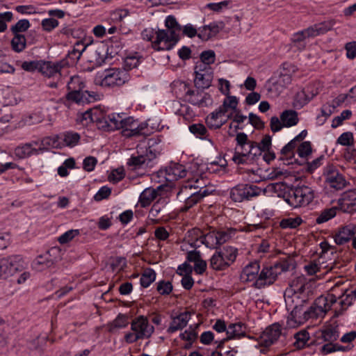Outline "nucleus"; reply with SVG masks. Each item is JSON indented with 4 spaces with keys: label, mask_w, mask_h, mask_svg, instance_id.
Returning a JSON list of instances; mask_svg holds the SVG:
<instances>
[{
    "label": "nucleus",
    "mask_w": 356,
    "mask_h": 356,
    "mask_svg": "<svg viewBox=\"0 0 356 356\" xmlns=\"http://www.w3.org/2000/svg\"><path fill=\"white\" fill-rule=\"evenodd\" d=\"M86 83L83 78L79 76H73L67 83V90L69 91L85 90Z\"/></svg>",
    "instance_id": "obj_45"
},
{
    "label": "nucleus",
    "mask_w": 356,
    "mask_h": 356,
    "mask_svg": "<svg viewBox=\"0 0 356 356\" xmlns=\"http://www.w3.org/2000/svg\"><path fill=\"white\" fill-rule=\"evenodd\" d=\"M309 30H310L309 27H308L307 29H305L304 30H302L300 31L295 33L293 35L292 38H291L292 42H295V43L296 42H300L305 40L307 38H314L312 35V33H311Z\"/></svg>",
    "instance_id": "obj_60"
},
{
    "label": "nucleus",
    "mask_w": 356,
    "mask_h": 356,
    "mask_svg": "<svg viewBox=\"0 0 356 356\" xmlns=\"http://www.w3.org/2000/svg\"><path fill=\"white\" fill-rule=\"evenodd\" d=\"M80 232L79 229L68 230L58 237V241L60 244H65L71 241L75 236H78Z\"/></svg>",
    "instance_id": "obj_59"
},
{
    "label": "nucleus",
    "mask_w": 356,
    "mask_h": 356,
    "mask_svg": "<svg viewBox=\"0 0 356 356\" xmlns=\"http://www.w3.org/2000/svg\"><path fill=\"white\" fill-rule=\"evenodd\" d=\"M124 114L111 113L98 120V126L100 129L111 131L120 129Z\"/></svg>",
    "instance_id": "obj_18"
},
{
    "label": "nucleus",
    "mask_w": 356,
    "mask_h": 356,
    "mask_svg": "<svg viewBox=\"0 0 356 356\" xmlns=\"http://www.w3.org/2000/svg\"><path fill=\"white\" fill-rule=\"evenodd\" d=\"M307 302L297 303L294 302V305L291 307H286L289 310L291 309L293 312H296V316L304 318L302 323H305L308 321V314L307 309H305V305Z\"/></svg>",
    "instance_id": "obj_54"
},
{
    "label": "nucleus",
    "mask_w": 356,
    "mask_h": 356,
    "mask_svg": "<svg viewBox=\"0 0 356 356\" xmlns=\"http://www.w3.org/2000/svg\"><path fill=\"white\" fill-rule=\"evenodd\" d=\"M205 184L202 178H195L193 183L187 184L177 193V198L185 199L184 204L181 208V211H187L204 197L208 195L207 190L204 188Z\"/></svg>",
    "instance_id": "obj_2"
},
{
    "label": "nucleus",
    "mask_w": 356,
    "mask_h": 356,
    "mask_svg": "<svg viewBox=\"0 0 356 356\" xmlns=\"http://www.w3.org/2000/svg\"><path fill=\"white\" fill-rule=\"evenodd\" d=\"M110 264L113 270H120L126 266L127 261L123 257H115L111 259Z\"/></svg>",
    "instance_id": "obj_61"
},
{
    "label": "nucleus",
    "mask_w": 356,
    "mask_h": 356,
    "mask_svg": "<svg viewBox=\"0 0 356 356\" xmlns=\"http://www.w3.org/2000/svg\"><path fill=\"white\" fill-rule=\"evenodd\" d=\"M356 234V227L348 225L339 229L335 234L334 238L337 245H343L348 243Z\"/></svg>",
    "instance_id": "obj_26"
},
{
    "label": "nucleus",
    "mask_w": 356,
    "mask_h": 356,
    "mask_svg": "<svg viewBox=\"0 0 356 356\" xmlns=\"http://www.w3.org/2000/svg\"><path fill=\"white\" fill-rule=\"evenodd\" d=\"M31 26L28 19H23L19 20L15 24L10 27V31L13 34H22V33L27 31Z\"/></svg>",
    "instance_id": "obj_53"
},
{
    "label": "nucleus",
    "mask_w": 356,
    "mask_h": 356,
    "mask_svg": "<svg viewBox=\"0 0 356 356\" xmlns=\"http://www.w3.org/2000/svg\"><path fill=\"white\" fill-rule=\"evenodd\" d=\"M246 327L243 323H238L230 324L228 327L227 333L232 337L241 338L245 335Z\"/></svg>",
    "instance_id": "obj_47"
},
{
    "label": "nucleus",
    "mask_w": 356,
    "mask_h": 356,
    "mask_svg": "<svg viewBox=\"0 0 356 356\" xmlns=\"http://www.w3.org/2000/svg\"><path fill=\"white\" fill-rule=\"evenodd\" d=\"M165 26L166 27L165 31H168L170 33L172 31L179 36V33L181 30V26L177 22L176 18L172 15H168L165 20Z\"/></svg>",
    "instance_id": "obj_46"
},
{
    "label": "nucleus",
    "mask_w": 356,
    "mask_h": 356,
    "mask_svg": "<svg viewBox=\"0 0 356 356\" xmlns=\"http://www.w3.org/2000/svg\"><path fill=\"white\" fill-rule=\"evenodd\" d=\"M234 234V229L216 231V234L220 245L226 243Z\"/></svg>",
    "instance_id": "obj_63"
},
{
    "label": "nucleus",
    "mask_w": 356,
    "mask_h": 356,
    "mask_svg": "<svg viewBox=\"0 0 356 356\" xmlns=\"http://www.w3.org/2000/svg\"><path fill=\"white\" fill-rule=\"evenodd\" d=\"M339 298L340 309L334 310V317H338L341 315L350 306H351L356 299V289L348 291L347 289L343 290V292L337 299Z\"/></svg>",
    "instance_id": "obj_20"
},
{
    "label": "nucleus",
    "mask_w": 356,
    "mask_h": 356,
    "mask_svg": "<svg viewBox=\"0 0 356 356\" xmlns=\"http://www.w3.org/2000/svg\"><path fill=\"white\" fill-rule=\"evenodd\" d=\"M238 254L236 248L225 246L216 250L210 259V266L215 270H222L229 267L236 260Z\"/></svg>",
    "instance_id": "obj_8"
},
{
    "label": "nucleus",
    "mask_w": 356,
    "mask_h": 356,
    "mask_svg": "<svg viewBox=\"0 0 356 356\" xmlns=\"http://www.w3.org/2000/svg\"><path fill=\"white\" fill-rule=\"evenodd\" d=\"M131 330L124 334L127 343H134L140 339H149L154 332V327L149 322L147 317L140 315L131 322Z\"/></svg>",
    "instance_id": "obj_3"
},
{
    "label": "nucleus",
    "mask_w": 356,
    "mask_h": 356,
    "mask_svg": "<svg viewBox=\"0 0 356 356\" xmlns=\"http://www.w3.org/2000/svg\"><path fill=\"white\" fill-rule=\"evenodd\" d=\"M341 209L346 213L356 211V191H350L344 194L340 200Z\"/></svg>",
    "instance_id": "obj_27"
},
{
    "label": "nucleus",
    "mask_w": 356,
    "mask_h": 356,
    "mask_svg": "<svg viewBox=\"0 0 356 356\" xmlns=\"http://www.w3.org/2000/svg\"><path fill=\"white\" fill-rule=\"evenodd\" d=\"M259 270L260 266L258 261H254L250 262L243 269V271L241 274V280L245 282H256V280H257L259 275Z\"/></svg>",
    "instance_id": "obj_25"
},
{
    "label": "nucleus",
    "mask_w": 356,
    "mask_h": 356,
    "mask_svg": "<svg viewBox=\"0 0 356 356\" xmlns=\"http://www.w3.org/2000/svg\"><path fill=\"white\" fill-rule=\"evenodd\" d=\"M156 279V273L154 270L148 268L142 274L140 282L143 287H148Z\"/></svg>",
    "instance_id": "obj_49"
},
{
    "label": "nucleus",
    "mask_w": 356,
    "mask_h": 356,
    "mask_svg": "<svg viewBox=\"0 0 356 356\" xmlns=\"http://www.w3.org/2000/svg\"><path fill=\"white\" fill-rule=\"evenodd\" d=\"M158 196V190L153 188H145L140 195L138 203L141 207H148Z\"/></svg>",
    "instance_id": "obj_31"
},
{
    "label": "nucleus",
    "mask_w": 356,
    "mask_h": 356,
    "mask_svg": "<svg viewBox=\"0 0 356 356\" xmlns=\"http://www.w3.org/2000/svg\"><path fill=\"white\" fill-rule=\"evenodd\" d=\"M40 60L24 61L21 64V68L29 72H33L35 70L40 71Z\"/></svg>",
    "instance_id": "obj_62"
},
{
    "label": "nucleus",
    "mask_w": 356,
    "mask_h": 356,
    "mask_svg": "<svg viewBox=\"0 0 356 356\" xmlns=\"http://www.w3.org/2000/svg\"><path fill=\"white\" fill-rule=\"evenodd\" d=\"M314 198V190L305 185L291 188L284 195L285 202L293 208L306 207L309 205Z\"/></svg>",
    "instance_id": "obj_4"
},
{
    "label": "nucleus",
    "mask_w": 356,
    "mask_h": 356,
    "mask_svg": "<svg viewBox=\"0 0 356 356\" xmlns=\"http://www.w3.org/2000/svg\"><path fill=\"white\" fill-rule=\"evenodd\" d=\"M219 31L218 25L216 23H212L200 29L197 36L202 40L207 41L218 33Z\"/></svg>",
    "instance_id": "obj_33"
},
{
    "label": "nucleus",
    "mask_w": 356,
    "mask_h": 356,
    "mask_svg": "<svg viewBox=\"0 0 356 356\" xmlns=\"http://www.w3.org/2000/svg\"><path fill=\"white\" fill-rule=\"evenodd\" d=\"M143 40L151 42L152 48L157 51L171 50L179 40V36L173 31L146 28L141 32Z\"/></svg>",
    "instance_id": "obj_1"
},
{
    "label": "nucleus",
    "mask_w": 356,
    "mask_h": 356,
    "mask_svg": "<svg viewBox=\"0 0 356 356\" xmlns=\"http://www.w3.org/2000/svg\"><path fill=\"white\" fill-rule=\"evenodd\" d=\"M232 117V113L227 114V113L219 106L207 116L205 122L210 129L216 130L221 128Z\"/></svg>",
    "instance_id": "obj_16"
},
{
    "label": "nucleus",
    "mask_w": 356,
    "mask_h": 356,
    "mask_svg": "<svg viewBox=\"0 0 356 356\" xmlns=\"http://www.w3.org/2000/svg\"><path fill=\"white\" fill-rule=\"evenodd\" d=\"M213 75L209 74H202L195 75L194 83L197 88L206 89L208 88L211 83Z\"/></svg>",
    "instance_id": "obj_42"
},
{
    "label": "nucleus",
    "mask_w": 356,
    "mask_h": 356,
    "mask_svg": "<svg viewBox=\"0 0 356 356\" xmlns=\"http://www.w3.org/2000/svg\"><path fill=\"white\" fill-rule=\"evenodd\" d=\"M245 154L249 156L250 160L254 159L258 156H261L264 150L259 146L258 143L251 142L248 143V147L245 149Z\"/></svg>",
    "instance_id": "obj_52"
},
{
    "label": "nucleus",
    "mask_w": 356,
    "mask_h": 356,
    "mask_svg": "<svg viewBox=\"0 0 356 356\" xmlns=\"http://www.w3.org/2000/svg\"><path fill=\"white\" fill-rule=\"evenodd\" d=\"M147 126L145 123L139 122L133 117H125L124 115L122 122V134L125 137H132L147 134Z\"/></svg>",
    "instance_id": "obj_14"
},
{
    "label": "nucleus",
    "mask_w": 356,
    "mask_h": 356,
    "mask_svg": "<svg viewBox=\"0 0 356 356\" xmlns=\"http://www.w3.org/2000/svg\"><path fill=\"white\" fill-rule=\"evenodd\" d=\"M262 189L255 185L241 184L233 187L230 191V198L235 202H241L257 197Z\"/></svg>",
    "instance_id": "obj_13"
},
{
    "label": "nucleus",
    "mask_w": 356,
    "mask_h": 356,
    "mask_svg": "<svg viewBox=\"0 0 356 356\" xmlns=\"http://www.w3.org/2000/svg\"><path fill=\"white\" fill-rule=\"evenodd\" d=\"M335 24L334 19L325 21L321 23L315 24L313 26H309V31L312 35L314 38L320 35L326 33L330 31Z\"/></svg>",
    "instance_id": "obj_29"
},
{
    "label": "nucleus",
    "mask_w": 356,
    "mask_h": 356,
    "mask_svg": "<svg viewBox=\"0 0 356 356\" xmlns=\"http://www.w3.org/2000/svg\"><path fill=\"white\" fill-rule=\"evenodd\" d=\"M159 176L165 178L167 181L172 182L179 179L186 178L188 184L193 183L199 175H193L186 167L179 163H172L159 171Z\"/></svg>",
    "instance_id": "obj_9"
},
{
    "label": "nucleus",
    "mask_w": 356,
    "mask_h": 356,
    "mask_svg": "<svg viewBox=\"0 0 356 356\" xmlns=\"http://www.w3.org/2000/svg\"><path fill=\"white\" fill-rule=\"evenodd\" d=\"M149 154H141L138 156H131L127 161V165L131 168V170H136L145 168L149 165L152 159L155 158V154L149 150Z\"/></svg>",
    "instance_id": "obj_24"
},
{
    "label": "nucleus",
    "mask_w": 356,
    "mask_h": 356,
    "mask_svg": "<svg viewBox=\"0 0 356 356\" xmlns=\"http://www.w3.org/2000/svg\"><path fill=\"white\" fill-rule=\"evenodd\" d=\"M10 47L13 51L20 53L26 48V39L24 34H13Z\"/></svg>",
    "instance_id": "obj_37"
},
{
    "label": "nucleus",
    "mask_w": 356,
    "mask_h": 356,
    "mask_svg": "<svg viewBox=\"0 0 356 356\" xmlns=\"http://www.w3.org/2000/svg\"><path fill=\"white\" fill-rule=\"evenodd\" d=\"M92 42V40L90 37L88 39L84 38L83 40L77 41L75 43L74 48L75 49V50L76 51H78L77 60H79L80 58V57L82 55L83 52H84L86 51L87 47L90 44H91Z\"/></svg>",
    "instance_id": "obj_58"
},
{
    "label": "nucleus",
    "mask_w": 356,
    "mask_h": 356,
    "mask_svg": "<svg viewBox=\"0 0 356 356\" xmlns=\"http://www.w3.org/2000/svg\"><path fill=\"white\" fill-rule=\"evenodd\" d=\"M302 222L300 217L286 218L280 222V226L282 229H295L298 227Z\"/></svg>",
    "instance_id": "obj_51"
},
{
    "label": "nucleus",
    "mask_w": 356,
    "mask_h": 356,
    "mask_svg": "<svg viewBox=\"0 0 356 356\" xmlns=\"http://www.w3.org/2000/svg\"><path fill=\"white\" fill-rule=\"evenodd\" d=\"M188 129L197 138H203L207 134V129L202 124H193L189 126Z\"/></svg>",
    "instance_id": "obj_56"
},
{
    "label": "nucleus",
    "mask_w": 356,
    "mask_h": 356,
    "mask_svg": "<svg viewBox=\"0 0 356 356\" xmlns=\"http://www.w3.org/2000/svg\"><path fill=\"white\" fill-rule=\"evenodd\" d=\"M290 264L287 261H281L270 266H266L259 273L256 282L253 285L257 289H262L273 284L279 275L289 270Z\"/></svg>",
    "instance_id": "obj_6"
},
{
    "label": "nucleus",
    "mask_w": 356,
    "mask_h": 356,
    "mask_svg": "<svg viewBox=\"0 0 356 356\" xmlns=\"http://www.w3.org/2000/svg\"><path fill=\"white\" fill-rule=\"evenodd\" d=\"M92 54L90 62H94L96 64H102L105 59V48L104 45L99 44L95 47L90 49Z\"/></svg>",
    "instance_id": "obj_40"
},
{
    "label": "nucleus",
    "mask_w": 356,
    "mask_h": 356,
    "mask_svg": "<svg viewBox=\"0 0 356 356\" xmlns=\"http://www.w3.org/2000/svg\"><path fill=\"white\" fill-rule=\"evenodd\" d=\"M319 338L325 342H334L337 341L339 337V333L337 327L332 325L325 326L319 331Z\"/></svg>",
    "instance_id": "obj_30"
},
{
    "label": "nucleus",
    "mask_w": 356,
    "mask_h": 356,
    "mask_svg": "<svg viewBox=\"0 0 356 356\" xmlns=\"http://www.w3.org/2000/svg\"><path fill=\"white\" fill-rule=\"evenodd\" d=\"M87 90L69 91L67 94V99L76 104H83L87 101Z\"/></svg>",
    "instance_id": "obj_43"
},
{
    "label": "nucleus",
    "mask_w": 356,
    "mask_h": 356,
    "mask_svg": "<svg viewBox=\"0 0 356 356\" xmlns=\"http://www.w3.org/2000/svg\"><path fill=\"white\" fill-rule=\"evenodd\" d=\"M238 99L236 96L227 95V97L223 100L222 105L220 107L224 110L227 113L229 110L232 113L236 111L238 109Z\"/></svg>",
    "instance_id": "obj_41"
},
{
    "label": "nucleus",
    "mask_w": 356,
    "mask_h": 356,
    "mask_svg": "<svg viewBox=\"0 0 356 356\" xmlns=\"http://www.w3.org/2000/svg\"><path fill=\"white\" fill-rule=\"evenodd\" d=\"M156 291L161 296L169 295L173 289L172 284L170 281L161 280L156 283Z\"/></svg>",
    "instance_id": "obj_55"
},
{
    "label": "nucleus",
    "mask_w": 356,
    "mask_h": 356,
    "mask_svg": "<svg viewBox=\"0 0 356 356\" xmlns=\"http://www.w3.org/2000/svg\"><path fill=\"white\" fill-rule=\"evenodd\" d=\"M58 138L63 142L64 145L72 147L78 144L80 135L76 132L66 131L60 134Z\"/></svg>",
    "instance_id": "obj_36"
},
{
    "label": "nucleus",
    "mask_w": 356,
    "mask_h": 356,
    "mask_svg": "<svg viewBox=\"0 0 356 356\" xmlns=\"http://www.w3.org/2000/svg\"><path fill=\"white\" fill-rule=\"evenodd\" d=\"M303 320H304V318H300V316H296V312H293L291 310L290 314L287 317L286 326L289 328H296L304 323H302Z\"/></svg>",
    "instance_id": "obj_57"
},
{
    "label": "nucleus",
    "mask_w": 356,
    "mask_h": 356,
    "mask_svg": "<svg viewBox=\"0 0 356 356\" xmlns=\"http://www.w3.org/2000/svg\"><path fill=\"white\" fill-rule=\"evenodd\" d=\"M191 316V313L188 312H181L176 316H171V321L167 329V332L172 334L184 329L187 325Z\"/></svg>",
    "instance_id": "obj_21"
},
{
    "label": "nucleus",
    "mask_w": 356,
    "mask_h": 356,
    "mask_svg": "<svg viewBox=\"0 0 356 356\" xmlns=\"http://www.w3.org/2000/svg\"><path fill=\"white\" fill-rule=\"evenodd\" d=\"M128 324L129 321L127 316L120 314L113 321L108 323L107 328L108 332L114 333L120 329L126 327Z\"/></svg>",
    "instance_id": "obj_34"
},
{
    "label": "nucleus",
    "mask_w": 356,
    "mask_h": 356,
    "mask_svg": "<svg viewBox=\"0 0 356 356\" xmlns=\"http://www.w3.org/2000/svg\"><path fill=\"white\" fill-rule=\"evenodd\" d=\"M67 65V62L65 60L58 62L41 60L39 72L45 76L53 77L60 74L61 70Z\"/></svg>",
    "instance_id": "obj_19"
},
{
    "label": "nucleus",
    "mask_w": 356,
    "mask_h": 356,
    "mask_svg": "<svg viewBox=\"0 0 356 356\" xmlns=\"http://www.w3.org/2000/svg\"><path fill=\"white\" fill-rule=\"evenodd\" d=\"M323 176L326 187L334 191L343 190L348 184L343 175L332 165H328L324 168Z\"/></svg>",
    "instance_id": "obj_12"
},
{
    "label": "nucleus",
    "mask_w": 356,
    "mask_h": 356,
    "mask_svg": "<svg viewBox=\"0 0 356 356\" xmlns=\"http://www.w3.org/2000/svg\"><path fill=\"white\" fill-rule=\"evenodd\" d=\"M22 257L12 255L0 259V280H6L13 275L22 267Z\"/></svg>",
    "instance_id": "obj_15"
},
{
    "label": "nucleus",
    "mask_w": 356,
    "mask_h": 356,
    "mask_svg": "<svg viewBox=\"0 0 356 356\" xmlns=\"http://www.w3.org/2000/svg\"><path fill=\"white\" fill-rule=\"evenodd\" d=\"M294 347L297 349H302L307 345L310 336L306 330H302L294 334Z\"/></svg>",
    "instance_id": "obj_38"
},
{
    "label": "nucleus",
    "mask_w": 356,
    "mask_h": 356,
    "mask_svg": "<svg viewBox=\"0 0 356 356\" xmlns=\"http://www.w3.org/2000/svg\"><path fill=\"white\" fill-rule=\"evenodd\" d=\"M100 78L102 86H120L129 81V74L124 69L112 68L106 70Z\"/></svg>",
    "instance_id": "obj_11"
},
{
    "label": "nucleus",
    "mask_w": 356,
    "mask_h": 356,
    "mask_svg": "<svg viewBox=\"0 0 356 356\" xmlns=\"http://www.w3.org/2000/svg\"><path fill=\"white\" fill-rule=\"evenodd\" d=\"M204 234L198 228H193L187 232L181 249L184 250L186 245H189L191 248H197L203 245Z\"/></svg>",
    "instance_id": "obj_23"
},
{
    "label": "nucleus",
    "mask_w": 356,
    "mask_h": 356,
    "mask_svg": "<svg viewBox=\"0 0 356 356\" xmlns=\"http://www.w3.org/2000/svg\"><path fill=\"white\" fill-rule=\"evenodd\" d=\"M231 3V0H224L218 3H207L205 8L215 13H221L228 9Z\"/></svg>",
    "instance_id": "obj_50"
},
{
    "label": "nucleus",
    "mask_w": 356,
    "mask_h": 356,
    "mask_svg": "<svg viewBox=\"0 0 356 356\" xmlns=\"http://www.w3.org/2000/svg\"><path fill=\"white\" fill-rule=\"evenodd\" d=\"M172 106L175 113L182 116L186 120H190L195 116V113L188 105L182 104L179 102H174Z\"/></svg>",
    "instance_id": "obj_32"
},
{
    "label": "nucleus",
    "mask_w": 356,
    "mask_h": 356,
    "mask_svg": "<svg viewBox=\"0 0 356 356\" xmlns=\"http://www.w3.org/2000/svg\"><path fill=\"white\" fill-rule=\"evenodd\" d=\"M282 334L281 326L279 323H274L268 326L261 335V343L266 347L273 344L280 338Z\"/></svg>",
    "instance_id": "obj_22"
},
{
    "label": "nucleus",
    "mask_w": 356,
    "mask_h": 356,
    "mask_svg": "<svg viewBox=\"0 0 356 356\" xmlns=\"http://www.w3.org/2000/svg\"><path fill=\"white\" fill-rule=\"evenodd\" d=\"M318 89L308 85L303 89L297 92L294 96L293 106L296 108H301L308 104L317 94Z\"/></svg>",
    "instance_id": "obj_17"
},
{
    "label": "nucleus",
    "mask_w": 356,
    "mask_h": 356,
    "mask_svg": "<svg viewBox=\"0 0 356 356\" xmlns=\"http://www.w3.org/2000/svg\"><path fill=\"white\" fill-rule=\"evenodd\" d=\"M285 89V88L280 84V82L276 79H271L267 84L268 92L273 97H278Z\"/></svg>",
    "instance_id": "obj_44"
},
{
    "label": "nucleus",
    "mask_w": 356,
    "mask_h": 356,
    "mask_svg": "<svg viewBox=\"0 0 356 356\" xmlns=\"http://www.w3.org/2000/svg\"><path fill=\"white\" fill-rule=\"evenodd\" d=\"M307 279L303 275L293 278L284 292V300L286 307H291L294 302H307L305 286Z\"/></svg>",
    "instance_id": "obj_5"
},
{
    "label": "nucleus",
    "mask_w": 356,
    "mask_h": 356,
    "mask_svg": "<svg viewBox=\"0 0 356 356\" xmlns=\"http://www.w3.org/2000/svg\"><path fill=\"white\" fill-rule=\"evenodd\" d=\"M203 244L211 249L216 248L220 245L216 230L209 232L207 234H204Z\"/></svg>",
    "instance_id": "obj_48"
},
{
    "label": "nucleus",
    "mask_w": 356,
    "mask_h": 356,
    "mask_svg": "<svg viewBox=\"0 0 356 356\" xmlns=\"http://www.w3.org/2000/svg\"><path fill=\"white\" fill-rule=\"evenodd\" d=\"M58 24V21L52 17L44 19L41 22V26L43 30L47 32H50L56 28Z\"/></svg>",
    "instance_id": "obj_64"
},
{
    "label": "nucleus",
    "mask_w": 356,
    "mask_h": 356,
    "mask_svg": "<svg viewBox=\"0 0 356 356\" xmlns=\"http://www.w3.org/2000/svg\"><path fill=\"white\" fill-rule=\"evenodd\" d=\"M178 87L179 92L176 91V93L185 102L199 107L208 106L212 103L209 94L191 89L186 82L179 83Z\"/></svg>",
    "instance_id": "obj_7"
},
{
    "label": "nucleus",
    "mask_w": 356,
    "mask_h": 356,
    "mask_svg": "<svg viewBox=\"0 0 356 356\" xmlns=\"http://www.w3.org/2000/svg\"><path fill=\"white\" fill-rule=\"evenodd\" d=\"M44 152V148L38 149L33 147L32 143H26L15 149V154L19 159H24L33 154H38Z\"/></svg>",
    "instance_id": "obj_28"
},
{
    "label": "nucleus",
    "mask_w": 356,
    "mask_h": 356,
    "mask_svg": "<svg viewBox=\"0 0 356 356\" xmlns=\"http://www.w3.org/2000/svg\"><path fill=\"white\" fill-rule=\"evenodd\" d=\"M280 119L285 127H291L298 124V113L293 110H285L280 115Z\"/></svg>",
    "instance_id": "obj_35"
},
{
    "label": "nucleus",
    "mask_w": 356,
    "mask_h": 356,
    "mask_svg": "<svg viewBox=\"0 0 356 356\" xmlns=\"http://www.w3.org/2000/svg\"><path fill=\"white\" fill-rule=\"evenodd\" d=\"M337 302V295L333 293L327 296H321L316 299L314 302L308 308V320L310 318H318L323 317L331 309L333 304Z\"/></svg>",
    "instance_id": "obj_10"
},
{
    "label": "nucleus",
    "mask_w": 356,
    "mask_h": 356,
    "mask_svg": "<svg viewBox=\"0 0 356 356\" xmlns=\"http://www.w3.org/2000/svg\"><path fill=\"white\" fill-rule=\"evenodd\" d=\"M337 210V209L336 207H331L323 209L318 214H317L316 218L315 220L316 223L320 225L331 220L336 216Z\"/></svg>",
    "instance_id": "obj_39"
}]
</instances>
